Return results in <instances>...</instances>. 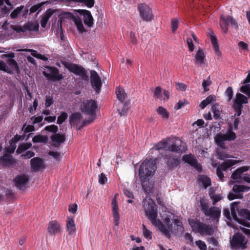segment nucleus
<instances>
[{"label":"nucleus","instance_id":"f257e3e1","mask_svg":"<svg viewBox=\"0 0 250 250\" xmlns=\"http://www.w3.org/2000/svg\"><path fill=\"white\" fill-rule=\"evenodd\" d=\"M156 163L155 160L146 158L140 165L139 169V176L144 191L150 192L152 186L149 183L150 178L154 174L156 170Z\"/></svg>","mask_w":250,"mask_h":250},{"label":"nucleus","instance_id":"f03ea898","mask_svg":"<svg viewBox=\"0 0 250 250\" xmlns=\"http://www.w3.org/2000/svg\"><path fill=\"white\" fill-rule=\"evenodd\" d=\"M188 222L193 231L201 235H212L214 233L212 227L198 220L188 219Z\"/></svg>","mask_w":250,"mask_h":250},{"label":"nucleus","instance_id":"7ed1b4c3","mask_svg":"<svg viewBox=\"0 0 250 250\" xmlns=\"http://www.w3.org/2000/svg\"><path fill=\"white\" fill-rule=\"evenodd\" d=\"M62 64L67 68L70 72L74 73L76 76H79L82 79L87 81L88 79V75L86 70L82 65H80L67 61H61Z\"/></svg>","mask_w":250,"mask_h":250},{"label":"nucleus","instance_id":"20e7f679","mask_svg":"<svg viewBox=\"0 0 250 250\" xmlns=\"http://www.w3.org/2000/svg\"><path fill=\"white\" fill-rule=\"evenodd\" d=\"M201 210L205 216L209 217L212 220H218L220 217L221 209L216 207L209 208L208 203L200 201Z\"/></svg>","mask_w":250,"mask_h":250},{"label":"nucleus","instance_id":"39448f33","mask_svg":"<svg viewBox=\"0 0 250 250\" xmlns=\"http://www.w3.org/2000/svg\"><path fill=\"white\" fill-rule=\"evenodd\" d=\"M45 67L47 72L44 71L42 72V74L47 80L53 81H60L63 78V75L59 74V69L57 67L50 66H46Z\"/></svg>","mask_w":250,"mask_h":250},{"label":"nucleus","instance_id":"423d86ee","mask_svg":"<svg viewBox=\"0 0 250 250\" xmlns=\"http://www.w3.org/2000/svg\"><path fill=\"white\" fill-rule=\"evenodd\" d=\"M232 248L237 249H243L246 248L247 241L246 240L245 236L241 233H235L230 242Z\"/></svg>","mask_w":250,"mask_h":250},{"label":"nucleus","instance_id":"0eeeda50","mask_svg":"<svg viewBox=\"0 0 250 250\" xmlns=\"http://www.w3.org/2000/svg\"><path fill=\"white\" fill-rule=\"evenodd\" d=\"M164 159L168 169L170 170H173L178 167L180 164V157L174 155L172 153L166 154Z\"/></svg>","mask_w":250,"mask_h":250},{"label":"nucleus","instance_id":"6e6552de","mask_svg":"<svg viewBox=\"0 0 250 250\" xmlns=\"http://www.w3.org/2000/svg\"><path fill=\"white\" fill-rule=\"evenodd\" d=\"M97 107V103L94 100L91 99L83 103L82 111L86 115L91 116H95Z\"/></svg>","mask_w":250,"mask_h":250},{"label":"nucleus","instance_id":"1a4fd4ad","mask_svg":"<svg viewBox=\"0 0 250 250\" xmlns=\"http://www.w3.org/2000/svg\"><path fill=\"white\" fill-rule=\"evenodd\" d=\"M140 15L146 21H150L153 19V14L151 8L145 3H140L138 5Z\"/></svg>","mask_w":250,"mask_h":250},{"label":"nucleus","instance_id":"9d476101","mask_svg":"<svg viewBox=\"0 0 250 250\" xmlns=\"http://www.w3.org/2000/svg\"><path fill=\"white\" fill-rule=\"evenodd\" d=\"M90 73L91 86L96 93H99L102 85L101 78L96 71L91 70Z\"/></svg>","mask_w":250,"mask_h":250},{"label":"nucleus","instance_id":"9b49d317","mask_svg":"<svg viewBox=\"0 0 250 250\" xmlns=\"http://www.w3.org/2000/svg\"><path fill=\"white\" fill-rule=\"evenodd\" d=\"M16 164V159L11 154L4 153L0 157V164L4 167H13Z\"/></svg>","mask_w":250,"mask_h":250},{"label":"nucleus","instance_id":"f8f14e48","mask_svg":"<svg viewBox=\"0 0 250 250\" xmlns=\"http://www.w3.org/2000/svg\"><path fill=\"white\" fill-rule=\"evenodd\" d=\"M145 212L146 216L151 223L155 224L156 223L157 217V208L155 204H148V207L145 209Z\"/></svg>","mask_w":250,"mask_h":250},{"label":"nucleus","instance_id":"ddd939ff","mask_svg":"<svg viewBox=\"0 0 250 250\" xmlns=\"http://www.w3.org/2000/svg\"><path fill=\"white\" fill-rule=\"evenodd\" d=\"M62 226L56 220L51 221L49 222L47 231L50 235H55L61 233Z\"/></svg>","mask_w":250,"mask_h":250},{"label":"nucleus","instance_id":"4468645a","mask_svg":"<svg viewBox=\"0 0 250 250\" xmlns=\"http://www.w3.org/2000/svg\"><path fill=\"white\" fill-rule=\"evenodd\" d=\"M77 12L81 15L83 16V21L85 25L91 27L93 24V18L90 12L87 10L79 9Z\"/></svg>","mask_w":250,"mask_h":250},{"label":"nucleus","instance_id":"2eb2a0df","mask_svg":"<svg viewBox=\"0 0 250 250\" xmlns=\"http://www.w3.org/2000/svg\"><path fill=\"white\" fill-rule=\"evenodd\" d=\"M30 165L34 171H38L45 168L43 161L38 157H34L30 160Z\"/></svg>","mask_w":250,"mask_h":250},{"label":"nucleus","instance_id":"dca6fc26","mask_svg":"<svg viewBox=\"0 0 250 250\" xmlns=\"http://www.w3.org/2000/svg\"><path fill=\"white\" fill-rule=\"evenodd\" d=\"M29 181L28 176L23 174L18 175L14 179L15 186L20 189H23L25 188V185Z\"/></svg>","mask_w":250,"mask_h":250},{"label":"nucleus","instance_id":"f3484780","mask_svg":"<svg viewBox=\"0 0 250 250\" xmlns=\"http://www.w3.org/2000/svg\"><path fill=\"white\" fill-rule=\"evenodd\" d=\"M239 204V202H234L231 204L230 210H231V214L232 217L234 220L237 221L240 224H241L244 226L249 227V226L248 225V223H247L245 220L240 219V218H238V217L237 216L236 210H235V208H237V207Z\"/></svg>","mask_w":250,"mask_h":250},{"label":"nucleus","instance_id":"a211bd4d","mask_svg":"<svg viewBox=\"0 0 250 250\" xmlns=\"http://www.w3.org/2000/svg\"><path fill=\"white\" fill-rule=\"evenodd\" d=\"M182 142L179 140L177 142L175 141L174 143L168 146V149L172 152L182 153L185 151V147L182 145Z\"/></svg>","mask_w":250,"mask_h":250},{"label":"nucleus","instance_id":"6ab92c4d","mask_svg":"<svg viewBox=\"0 0 250 250\" xmlns=\"http://www.w3.org/2000/svg\"><path fill=\"white\" fill-rule=\"evenodd\" d=\"M66 229L69 235H73L75 234L76 229L74 217H67L66 220Z\"/></svg>","mask_w":250,"mask_h":250},{"label":"nucleus","instance_id":"aec40b11","mask_svg":"<svg viewBox=\"0 0 250 250\" xmlns=\"http://www.w3.org/2000/svg\"><path fill=\"white\" fill-rule=\"evenodd\" d=\"M236 138V134L230 129L228 131L226 134H219V139L221 142L222 141H233Z\"/></svg>","mask_w":250,"mask_h":250},{"label":"nucleus","instance_id":"412c9836","mask_svg":"<svg viewBox=\"0 0 250 250\" xmlns=\"http://www.w3.org/2000/svg\"><path fill=\"white\" fill-rule=\"evenodd\" d=\"M54 12L51 9H48L46 10L45 14L42 16L41 20V25L42 28H45L46 24L49 21V18L53 14Z\"/></svg>","mask_w":250,"mask_h":250},{"label":"nucleus","instance_id":"4be33fe9","mask_svg":"<svg viewBox=\"0 0 250 250\" xmlns=\"http://www.w3.org/2000/svg\"><path fill=\"white\" fill-rule=\"evenodd\" d=\"M249 170V167L247 166L242 167L236 169L231 174V178L233 180H238L241 178V174Z\"/></svg>","mask_w":250,"mask_h":250},{"label":"nucleus","instance_id":"5701e85b","mask_svg":"<svg viewBox=\"0 0 250 250\" xmlns=\"http://www.w3.org/2000/svg\"><path fill=\"white\" fill-rule=\"evenodd\" d=\"M248 103V100L247 97L242 94L237 93L233 106L243 105V104H247Z\"/></svg>","mask_w":250,"mask_h":250},{"label":"nucleus","instance_id":"b1692460","mask_svg":"<svg viewBox=\"0 0 250 250\" xmlns=\"http://www.w3.org/2000/svg\"><path fill=\"white\" fill-rule=\"evenodd\" d=\"M205 55L202 49L200 48L198 50L195 55V63L201 66L205 64L204 60Z\"/></svg>","mask_w":250,"mask_h":250},{"label":"nucleus","instance_id":"393cba45","mask_svg":"<svg viewBox=\"0 0 250 250\" xmlns=\"http://www.w3.org/2000/svg\"><path fill=\"white\" fill-rule=\"evenodd\" d=\"M220 19L223 22L227 23L229 25H230L235 28H238L237 22L231 16H228L226 17L224 15H221Z\"/></svg>","mask_w":250,"mask_h":250},{"label":"nucleus","instance_id":"a878e982","mask_svg":"<svg viewBox=\"0 0 250 250\" xmlns=\"http://www.w3.org/2000/svg\"><path fill=\"white\" fill-rule=\"evenodd\" d=\"M199 184H202L205 188L211 185V180L209 177L205 175H200L198 179Z\"/></svg>","mask_w":250,"mask_h":250},{"label":"nucleus","instance_id":"bb28decb","mask_svg":"<svg viewBox=\"0 0 250 250\" xmlns=\"http://www.w3.org/2000/svg\"><path fill=\"white\" fill-rule=\"evenodd\" d=\"M51 139L53 143L60 145L65 141L66 137L64 134L56 133L51 137Z\"/></svg>","mask_w":250,"mask_h":250},{"label":"nucleus","instance_id":"cd10ccee","mask_svg":"<svg viewBox=\"0 0 250 250\" xmlns=\"http://www.w3.org/2000/svg\"><path fill=\"white\" fill-rule=\"evenodd\" d=\"M23 29L24 32L26 31H38L39 29V25L38 23L33 22H27L23 25Z\"/></svg>","mask_w":250,"mask_h":250},{"label":"nucleus","instance_id":"c85d7f7f","mask_svg":"<svg viewBox=\"0 0 250 250\" xmlns=\"http://www.w3.org/2000/svg\"><path fill=\"white\" fill-rule=\"evenodd\" d=\"M72 20L76 25L77 29L79 32L83 33L85 32V29L83 25L82 21L79 16H74Z\"/></svg>","mask_w":250,"mask_h":250},{"label":"nucleus","instance_id":"c756f323","mask_svg":"<svg viewBox=\"0 0 250 250\" xmlns=\"http://www.w3.org/2000/svg\"><path fill=\"white\" fill-rule=\"evenodd\" d=\"M237 163L238 161L236 160H228L219 165L218 167H220V168L223 170H226L230 167L236 164Z\"/></svg>","mask_w":250,"mask_h":250},{"label":"nucleus","instance_id":"7c9ffc66","mask_svg":"<svg viewBox=\"0 0 250 250\" xmlns=\"http://www.w3.org/2000/svg\"><path fill=\"white\" fill-rule=\"evenodd\" d=\"M82 118V115L80 112L72 113L69 116V124L71 125H75Z\"/></svg>","mask_w":250,"mask_h":250},{"label":"nucleus","instance_id":"2f4dec72","mask_svg":"<svg viewBox=\"0 0 250 250\" xmlns=\"http://www.w3.org/2000/svg\"><path fill=\"white\" fill-rule=\"evenodd\" d=\"M7 63L12 70L14 71L17 74L20 73V67L17 62L14 59H8L7 60Z\"/></svg>","mask_w":250,"mask_h":250},{"label":"nucleus","instance_id":"473e14b6","mask_svg":"<svg viewBox=\"0 0 250 250\" xmlns=\"http://www.w3.org/2000/svg\"><path fill=\"white\" fill-rule=\"evenodd\" d=\"M32 144L30 142L20 144L16 150V153L17 154H21L30 148Z\"/></svg>","mask_w":250,"mask_h":250},{"label":"nucleus","instance_id":"72a5a7b5","mask_svg":"<svg viewBox=\"0 0 250 250\" xmlns=\"http://www.w3.org/2000/svg\"><path fill=\"white\" fill-rule=\"evenodd\" d=\"M210 39L211 42L213 46L214 50L216 53H220L219 47L217 42V40L214 33L212 32L210 34Z\"/></svg>","mask_w":250,"mask_h":250},{"label":"nucleus","instance_id":"f704fd0d","mask_svg":"<svg viewBox=\"0 0 250 250\" xmlns=\"http://www.w3.org/2000/svg\"><path fill=\"white\" fill-rule=\"evenodd\" d=\"M182 160L185 161V162L189 164L190 166L194 165V164H195L194 162L197 160V159L191 154L184 155L182 157Z\"/></svg>","mask_w":250,"mask_h":250},{"label":"nucleus","instance_id":"c9c22d12","mask_svg":"<svg viewBox=\"0 0 250 250\" xmlns=\"http://www.w3.org/2000/svg\"><path fill=\"white\" fill-rule=\"evenodd\" d=\"M48 140V138L47 137L44 136H42L41 135H35L32 139V141L34 143H45L47 142Z\"/></svg>","mask_w":250,"mask_h":250},{"label":"nucleus","instance_id":"e433bc0d","mask_svg":"<svg viewBox=\"0 0 250 250\" xmlns=\"http://www.w3.org/2000/svg\"><path fill=\"white\" fill-rule=\"evenodd\" d=\"M130 101H126L124 104V107L122 110L118 109L119 113L122 116H125L126 115L129 108H130Z\"/></svg>","mask_w":250,"mask_h":250},{"label":"nucleus","instance_id":"4c0bfd02","mask_svg":"<svg viewBox=\"0 0 250 250\" xmlns=\"http://www.w3.org/2000/svg\"><path fill=\"white\" fill-rule=\"evenodd\" d=\"M116 94L118 99L123 103L125 99L126 95L124 90L120 88H117L116 90Z\"/></svg>","mask_w":250,"mask_h":250},{"label":"nucleus","instance_id":"58836bf2","mask_svg":"<svg viewBox=\"0 0 250 250\" xmlns=\"http://www.w3.org/2000/svg\"><path fill=\"white\" fill-rule=\"evenodd\" d=\"M67 1L83 2L89 8L92 7L95 3L94 0H67Z\"/></svg>","mask_w":250,"mask_h":250},{"label":"nucleus","instance_id":"ea45409f","mask_svg":"<svg viewBox=\"0 0 250 250\" xmlns=\"http://www.w3.org/2000/svg\"><path fill=\"white\" fill-rule=\"evenodd\" d=\"M249 189L247 186L243 185H234L232 188V191L235 193H239L241 192H244L246 189Z\"/></svg>","mask_w":250,"mask_h":250},{"label":"nucleus","instance_id":"a19ab883","mask_svg":"<svg viewBox=\"0 0 250 250\" xmlns=\"http://www.w3.org/2000/svg\"><path fill=\"white\" fill-rule=\"evenodd\" d=\"M158 113L163 118L168 119L169 117V113L167 110L162 106H159L157 109Z\"/></svg>","mask_w":250,"mask_h":250},{"label":"nucleus","instance_id":"79ce46f5","mask_svg":"<svg viewBox=\"0 0 250 250\" xmlns=\"http://www.w3.org/2000/svg\"><path fill=\"white\" fill-rule=\"evenodd\" d=\"M219 104H215L211 107L212 111L213 113V117L215 119H218L220 118V110L218 109Z\"/></svg>","mask_w":250,"mask_h":250},{"label":"nucleus","instance_id":"37998d69","mask_svg":"<svg viewBox=\"0 0 250 250\" xmlns=\"http://www.w3.org/2000/svg\"><path fill=\"white\" fill-rule=\"evenodd\" d=\"M167 145V141L162 140L156 144L155 146L153 147V148L157 150H160L166 147Z\"/></svg>","mask_w":250,"mask_h":250},{"label":"nucleus","instance_id":"c03bdc74","mask_svg":"<svg viewBox=\"0 0 250 250\" xmlns=\"http://www.w3.org/2000/svg\"><path fill=\"white\" fill-rule=\"evenodd\" d=\"M159 229L160 231L163 233L164 235H165L166 237L169 238L170 237V232L168 228H167L166 226L163 224L162 223H161L160 226H159Z\"/></svg>","mask_w":250,"mask_h":250},{"label":"nucleus","instance_id":"a18cd8bd","mask_svg":"<svg viewBox=\"0 0 250 250\" xmlns=\"http://www.w3.org/2000/svg\"><path fill=\"white\" fill-rule=\"evenodd\" d=\"M24 6L21 5L16 8L10 14V17L12 19H16L20 12L22 10Z\"/></svg>","mask_w":250,"mask_h":250},{"label":"nucleus","instance_id":"49530a36","mask_svg":"<svg viewBox=\"0 0 250 250\" xmlns=\"http://www.w3.org/2000/svg\"><path fill=\"white\" fill-rule=\"evenodd\" d=\"M0 70L3 71L10 74H12L13 72L10 70L6 64L2 61H0Z\"/></svg>","mask_w":250,"mask_h":250},{"label":"nucleus","instance_id":"de8ad7c7","mask_svg":"<svg viewBox=\"0 0 250 250\" xmlns=\"http://www.w3.org/2000/svg\"><path fill=\"white\" fill-rule=\"evenodd\" d=\"M239 215L241 217L250 220V211L247 209H241L239 212Z\"/></svg>","mask_w":250,"mask_h":250},{"label":"nucleus","instance_id":"09e8293b","mask_svg":"<svg viewBox=\"0 0 250 250\" xmlns=\"http://www.w3.org/2000/svg\"><path fill=\"white\" fill-rule=\"evenodd\" d=\"M67 117L68 115L66 112H61V115L58 117L57 124L59 125L62 124V123H63L66 120Z\"/></svg>","mask_w":250,"mask_h":250},{"label":"nucleus","instance_id":"8fccbe9b","mask_svg":"<svg viewBox=\"0 0 250 250\" xmlns=\"http://www.w3.org/2000/svg\"><path fill=\"white\" fill-rule=\"evenodd\" d=\"M10 146L4 148V151L6 152L5 153H7L9 154H12L14 152L17 146L16 144H9Z\"/></svg>","mask_w":250,"mask_h":250},{"label":"nucleus","instance_id":"3c124183","mask_svg":"<svg viewBox=\"0 0 250 250\" xmlns=\"http://www.w3.org/2000/svg\"><path fill=\"white\" fill-rule=\"evenodd\" d=\"M240 90L242 93L245 94L250 98V84L242 86L240 88Z\"/></svg>","mask_w":250,"mask_h":250},{"label":"nucleus","instance_id":"603ef678","mask_svg":"<svg viewBox=\"0 0 250 250\" xmlns=\"http://www.w3.org/2000/svg\"><path fill=\"white\" fill-rule=\"evenodd\" d=\"M143 235L145 238L147 239H152V232L147 229L144 225H143Z\"/></svg>","mask_w":250,"mask_h":250},{"label":"nucleus","instance_id":"864d4df0","mask_svg":"<svg viewBox=\"0 0 250 250\" xmlns=\"http://www.w3.org/2000/svg\"><path fill=\"white\" fill-rule=\"evenodd\" d=\"M24 135H19L17 134L14 136V137L9 140V143L16 144V143L20 140L24 139Z\"/></svg>","mask_w":250,"mask_h":250},{"label":"nucleus","instance_id":"5fc2aeb1","mask_svg":"<svg viewBox=\"0 0 250 250\" xmlns=\"http://www.w3.org/2000/svg\"><path fill=\"white\" fill-rule=\"evenodd\" d=\"M74 15L72 13L69 12H65L61 13L59 15V19H61L62 20V19H72L74 17Z\"/></svg>","mask_w":250,"mask_h":250},{"label":"nucleus","instance_id":"6e6d98bb","mask_svg":"<svg viewBox=\"0 0 250 250\" xmlns=\"http://www.w3.org/2000/svg\"><path fill=\"white\" fill-rule=\"evenodd\" d=\"M44 130L56 134L58 130V127L55 125H51L45 126Z\"/></svg>","mask_w":250,"mask_h":250},{"label":"nucleus","instance_id":"4d7b16f0","mask_svg":"<svg viewBox=\"0 0 250 250\" xmlns=\"http://www.w3.org/2000/svg\"><path fill=\"white\" fill-rule=\"evenodd\" d=\"M29 51L31 52V55L34 57H36L38 59H40L41 60L45 61L47 60V58H46L44 56H43L42 55L38 53V52L36 50H32V49H29Z\"/></svg>","mask_w":250,"mask_h":250},{"label":"nucleus","instance_id":"13d9d810","mask_svg":"<svg viewBox=\"0 0 250 250\" xmlns=\"http://www.w3.org/2000/svg\"><path fill=\"white\" fill-rule=\"evenodd\" d=\"M44 4V2H42L38 4L34 5L31 6L30 9V11L31 13H33L36 12L37 10L41 11L42 10V6Z\"/></svg>","mask_w":250,"mask_h":250},{"label":"nucleus","instance_id":"bf43d9fd","mask_svg":"<svg viewBox=\"0 0 250 250\" xmlns=\"http://www.w3.org/2000/svg\"><path fill=\"white\" fill-rule=\"evenodd\" d=\"M188 104L189 102L187 100L184 99V101L180 100L175 105L174 108L176 110H178L185 105Z\"/></svg>","mask_w":250,"mask_h":250},{"label":"nucleus","instance_id":"052dcab7","mask_svg":"<svg viewBox=\"0 0 250 250\" xmlns=\"http://www.w3.org/2000/svg\"><path fill=\"white\" fill-rule=\"evenodd\" d=\"M218 158L221 160H225L227 158H230V156L229 154L226 153L224 151H218L217 152Z\"/></svg>","mask_w":250,"mask_h":250},{"label":"nucleus","instance_id":"680f3d73","mask_svg":"<svg viewBox=\"0 0 250 250\" xmlns=\"http://www.w3.org/2000/svg\"><path fill=\"white\" fill-rule=\"evenodd\" d=\"M210 198L213 200L212 204L215 205L216 203L222 199V196L220 194L211 195L210 194Z\"/></svg>","mask_w":250,"mask_h":250},{"label":"nucleus","instance_id":"e2e57ef3","mask_svg":"<svg viewBox=\"0 0 250 250\" xmlns=\"http://www.w3.org/2000/svg\"><path fill=\"white\" fill-rule=\"evenodd\" d=\"M113 217L114 218V222L115 223V225L116 226H118L119 225V220L120 219V215L119 213V211H112Z\"/></svg>","mask_w":250,"mask_h":250},{"label":"nucleus","instance_id":"0e129e2a","mask_svg":"<svg viewBox=\"0 0 250 250\" xmlns=\"http://www.w3.org/2000/svg\"><path fill=\"white\" fill-rule=\"evenodd\" d=\"M171 22V31L173 33H174L178 27V21L177 20L172 19Z\"/></svg>","mask_w":250,"mask_h":250},{"label":"nucleus","instance_id":"69168bd1","mask_svg":"<svg viewBox=\"0 0 250 250\" xmlns=\"http://www.w3.org/2000/svg\"><path fill=\"white\" fill-rule=\"evenodd\" d=\"M99 183L101 185L105 184L107 181V177L105 175L102 173L99 175Z\"/></svg>","mask_w":250,"mask_h":250},{"label":"nucleus","instance_id":"338daca9","mask_svg":"<svg viewBox=\"0 0 250 250\" xmlns=\"http://www.w3.org/2000/svg\"><path fill=\"white\" fill-rule=\"evenodd\" d=\"M195 243L200 250H207V245L204 242L198 240L196 241Z\"/></svg>","mask_w":250,"mask_h":250},{"label":"nucleus","instance_id":"774afa93","mask_svg":"<svg viewBox=\"0 0 250 250\" xmlns=\"http://www.w3.org/2000/svg\"><path fill=\"white\" fill-rule=\"evenodd\" d=\"M162 88L160 86H157L155 88L154 91V96L155 97L161 99L162 98Z\"/></svg>","mask_w":250,"mask_h":250}]
</instances>
